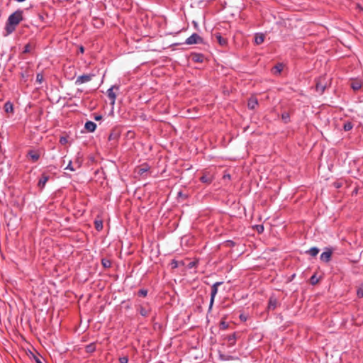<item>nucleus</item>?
<instances>
[{
  "label": "nucleus",
  "mask_w": 363,
  "mask_h": 363,
  "mask_svg": "<svg viewBox=\"0 0 363 363\" xmlns=\"http://www.w3.org/2000/svg\"><path fill=\"white\" fill-rule=\"evenodd\" d=\"M65 169H69V170L72 171V172L74 171V167H72V161H69V164L65 167Z\"/></svg>",
  "instance_id": "58836bf2"
},
{
  "label": "nucleus",
  "mask_w": 363,
  "mask_h": 363,
  "mask_svg": "<svg viewBox=\"0 0 363 363\" xmlns=\"http://www.w3.org/2000/svg\"><path fill=\"white\" fill-rule=\"evenodd\" d=\"M23 11L21 9H18L9 16L5 25L6 35L11 34L16 30V26L23 19Z\"/></svg>",
  "instance_id": "f257e3e1"
},
{
  "label": "nucleus",
  "mask_w": 363,
  "mask_h": 363,
  "mask_svg": "<svg viewBox=\"0 0 363 363\" xmlns=\"http://www.w3.org/2000/svg\"><path fill=\"white\" fill-rule=\"evenodd\" d=\"M169 264L172 269H176L179 267V262L177 261L176 259H172Z\"/></svg>",
  "instance_id": "c756f323"
},
{
  "label": "nucleus",
  "mask_w": 363,
  "mask_h": 363,
  "mask_svg": "<svg viewBox=\"0 0 363 363\" xmlns=\"http://www.w3.org/2000/svg\"><path fill=\"white\" fill-rule=\"evenodd\" d=\"M279 305V302L275 296H271L269 299L267 310L274 311Z\"/></svg>",
  "instance_id": "9d476101"
},
{
  "label": "nucleus",
  "mask_w": 363,
  "mask_h": 363,
  "mask_svg": "<svg viewBox=\"0 0 363 363\" xmlns=\"http://www.w3.org/2000/svg\"><path fill=\"white\" fill-rule=\"evenodd\" d=\"M85 351L87 353H93L96 351V344L94 342H91L85 347Z\"/></svg>",
  "instance_id": "f3484780"
},
{
  "label": "nucleus",
  "mask_w": 363,
  "mask_h": 363,
  "mask_svg": "<svg viewBox=\"0 0 363 363\" xmlns=\"http://www.w3.org/2000/svg\"><path fill=\"white\" fill-rule=\"evenodd\" d=\"M67 142H68V140L66 137H64V136L60 137V144L65 145L66 143H67Z\"/></svg>",
  "instance_id": "f704fd0d"
},
{
  "label": "nucleus",
  "mask_w": 363,
  "mask_h": 363,
  "mask_svg": "<svg viewBox=\"0 0 363 363\" xmlns=\"http://www.w3.org/2000/svg\"><path fill=\"white\" fill-rule=\"evenodd\" d=\"M147 171H148V167H147V166H145V167L139 168L138 171V174L140 175H143L145 172H146Z\"/></svg>",
  "instance_id": "c85d7f7f"
},
{
  "label": "nucleus",
  "mask_w": 363,
  "mask_h": 363,
  "mask_svg": "<svg viewBox=\"0 0 363 363\" xmlns=\"http://www.w3.org/2000/svg\"><path fill=\"white\" fill-rule=\"evenodd\" d=\"M256 229L259 233H262L264 231V226L262 225H257Z\"/></svg>",
  "instance_id": "e433bc0d"
},
{
  "label": "nucleus",
  "mask_w": 363,
  "mask_h": 363,
  "mask_svg": "<svg viewBox=\"0 0 363 363\" xmlns=\"http://www.w3.org/2000/svg\"><path fill=\"white\" fill-rule=\"evenodd\" d=\"M118 360L120 363H128L129 358L128 356H123L121 357Z\"/></svg>",
  "instance_id": "72a5a7b5"
},
{
  "label": "nucleus",
  "mask_w": 363,
  "mask_h": 363,
  "mask_svg": "<svg viewBox=\"0 0 363 363\" xmlns=\"http://www.w3.org/2000/svg\"><path fill=\"white\" fill-rule=\"evenodd\" d=\"M222 284H223V282L218 281V282L214 283L211 286V300H210L209 308H208L209 311H211V309H212V307H213V305L214 303V300H215V297L218 293V287L219 286H220Z\"/></svg>",
  "instance_id": "f03ea898"
},
{
  "label": "nucleus",
  "mask_w": 363,
  "mask_h": 363,
  "mask_svg": "<svg viewBox=\"0 0 363 363\" xmlns=\"http://www.w3.org/2000/svg\"><path fill=\"white\" fill-rule=\"evenodd\" d=\"M94 118L96 121H100V120L102 119V116H101V115H96Z\"/></svg>",
  "instance_id": "ea45409f"
},
{
  "label": "nucleus",
  "mask_w": 363,
  "mask_h": 363,
  "mask_svg": "<svg viewBox=\"0 0 363 363\" xmlns=\"http://www.w3.org/2000/svg\"><path fill=\"white\" fill-rule=\"evenodd\" d=\"M84 128L88 132L93 133L96 128V124L92 121H89L86 122Z\"/></svg>",
  "instance_id": "f8f14e48"
},
{
  "label": "nucleus",
  "mask_w": 363,
  "mask_h": 363,
  "mask_svg": "<svg viewBox=\"0 0 363 363\" xmlns=\"http://www.w3.org/2000/svg\"><path fill=\"white\" fill-rule=\"evenodd\" d=\"M220 328L222 329H226L228 327V324L225 323V321H221L220 324Z\"/></svg>",
  "instance_id": "4c0bfd02"
},
{
  "label": "nucleus",
  "mask_w": 363,
  "mask_h": 363,
  "mask_svg": "<svg viewBox=\"0 0 363 363\" xmlns=\"http://www.w3.org/2000/svg\"><path fill=\"white\" fill-rule=\"evenodd\" d=\"M289 118H290V116H289V113H287V112H284V113H282L281 115V118L282 120L285 122V123H288L289 121Z\"/></svg>",
  "instance_id": "cd10ccee"
},
{
  "label": "nucleus",
  "mask_w": 363,
  "mask_h": 363,
  "mask_svg": "<svg viewBox=\"0 0 363 363\" xmlns=\"http://www.w3.org/2000/svg\"><path fill=\"white\" fill-rule=\"evenodd\" d=\"M333 254V250L330 248H327L320 256V259L322 262L328 263L330 261Z\"/></svg>",
  "instance_id": "6e6552de"
},
{
  "label": "nucleus",
  "mask_w": 363,
  "mask_h": 363,
  "mask_svg": "<svg viewBox=\"0 0 363 363\" xmlns=\"http://www.w3.org/2000/svg\"><path fill=\"white\" fill-rule=\"evenodd\" d=\"M139 313L140 314L143 316L146 317L150 313V309L149 308H145L143 306H140L139 308Z\"/></svg>",
  "instance_id": "dca6fc26"
},
{
  "label": "nucleus",
  "mask_w": 363,
  "mask_h": 363,
  "mask_svg": "<svg viewBox=\"0 0 363 363\" xmlns=\"http://www.w3.org/2000/svg\"><path fill=\"white\" fill-rule=\"evenodd\" d=\"M257 104H258L257 99L256 98H255V97H251L248 100L247 107L250 109H255V107L257 106Z\"/></svg>",
  "instance_id": "4468645a"
},
{
  "label": "nucleus",
  "mask_w": 363,
  "mask_h": 363,
  "mask_svg": "<svg viewBox=\"0 0 363 363\" xmlns=\"http://www.w3.org/2000/svg\"><path fill=\"white\" fill-rule=\"evenodd\" d=\"M44 80V77L43 73H38L36 75V82L38 84H41Z\"/></svg>",
  "instance_id": "bb28decb"
},
{
  "label": "nucleus",
  "mask_w": 363,
  "mask_h": 363,
  "mask_svg": "<svg viewBox=\"0 0 363 363\" xmlns=\"http://www.w3.org/2000/svg\"><path fill=\"white\" fill-rule=\"evenodd\" d=\"M50 176L46 173H43L38 182V186L40 189H43L47 182L49 180Z\"/></svg>",
  "instance_id": "1a4fd4ad"
},
{
  "label": "nucleus",
  "mask_w": 363,
  "mask_h": 363,
  "mask_svg": "<svg viewBox=\"0 0 363 363\" xmlns=\"http://www.w3.org/2000/svg\"><path fill=\"white\" fill-rule=\"evenodd\" d=\"M214 179L213 175L209 172H205L203 173V175L200 177V181L202 183L209 184Z\"/></svg>",
  "instance_id": "0eeeda50"
},
{
  "label": "nucleus",
  "mask_w": 363,
  "mask_h": 363,
  "mask_svg": "<svg viewBox=\"0 0 363 363\" xmlns=\"http://www.w3.org/2000/svg\"><path fill=\"white\" fill-rule=\"evenodd\" d=\"M80 51H81V52H84V48H83V47H81V48H80Z\"/></svg>",
  "instance_id": "37998d69"
},
{
  "label": "nucleus",
  "mask_w": 363,
  "mask_h": 363,
  "mask_svg": "<svg viewBox=\"0 0 363 363\" xmlns=\"http://www.w3.org/2000/svg\"><path fill=\"white\" fill-rule=\"evenodd\" d=\"M325 86L323 84L320 82H318L316 83V91L323 94L325 91Z\"/></svg>",
  "instance_id": "aec40b11"
},
{
  "label": "nucleus",
  "mask_w": 363,
  "mask_h": 363,
  "mask_svg": "<svg viewBox=\"0 0 363 363\" xmlns=\"http://www.w3.org/2000/svg\"><path fill=\"white\" fill-rule=\"evenodd\" d=\"M362 82L361 80L354 79L350 83V86L354 91L359 90L362 86Z\"/></svg>",
  "instance_id": "9b49d317"
},
{
  "label": "nucleus",
  "mask_w": 363,
  "mask_h": 363,
  "mask_svg": "<svg viewBox=\"0 0 363 363\" xmlns=\"http://www.w3.org/2000/svg\"><path fill=\"white\" fill-rule=\"evenodd\" d=\"M203 56L202 55H196L193 57L195 62H202Z\"/></svg>",
  "instance_id": "2f4dec72"
},
{
  "label": "nucleus",
  "mask_w": 363,
  "mask_h": 363,
  "mask_svg": "<svg viewBox=\"0 0 363 363\" xmlns=\"http://www.w3.org/2000/svg\"><path fill=\"white\" fill-rule=\"evenodd\" d=\"M240 320H242L243 321H245L247 320V318L243 314H241L240 315Z\"/></svg>",
  "instance_id": "a19ab883"
},
{
  "label": "nucleus",
  "mask_w": 363,
  "mask_h": 363,
  "mask_svg": "<svg viewBox=\"0 0 363 363\" xmlns=\"http://www.w3.org/2000/svg\"><path fill=\"white\" fill-rule=\"evenodd\" d=\"M114 89L116 90H118L119 86L113 85L107 90V95H108V97L109 98V99L111 100V104L112 106H113L115 104L116 99V95L113 92Z\"/></svg>",
  "instance_id": "39448f33"
},
{
  "label": "nucleus",
  "mask_w": 363,
  "mask_h": 363,
  "mask_svg": "<svg viewBox=\"0 0 363 363\" xmlns=\"http://www.w3.org/2000/svg\"><path fill=\"white\" fill-rule=\"evenodd\" d=\"M357 296L359 298H363V286L357 289Z\"/></svg>",
  "instance_id": "7c9ffc66"
},
{
  "label": "nucleus",
  "mask_w": 363,
  "mask_h": 363,
  "mask_svg": "<svg viewBox=\"0 0 363 363\" xmlns=\"http://www.w3.org/2000/svg\"><path fill=\"white\" fill-rule=\"evenodd\" d=\"M94 77L95 74L92 73L79 76L75 81V85H81L82 84L87 83L90 82Z\"/></svg>",
  "instance_id": "20e7f679"
},
{
  "label": "nucleus",
  "mask_w": 363,
  "mask_h": 363,
  "mask_svg": "<svg viewBox=\"0 0 363 363\" xmlns=\"http://www.w3.org/2000/svg\"><path fill=\"white\" fill-rule=\"evenodd\" d=\"M319 252V249L316 247H313L311 249H309L306 253L309 254L312 257H315Z\"/></svg>",
  "instance_id": "6ab92c4d"
},
{
  "label": "nucleus",
  "mask_w": 363,
  "mask_h": 363,
  "mask_svg": "<svg viewBox=\"0 0 363 363\" xmlns=\"http://www.w3.org/2000/svg\"><path fill=\"white\" fill-rule=\"evenodd\" d=\"M94 225H95V228L98 230V231H100L103 229V222L102 220H95L94 222Z\"/></svg>",
  "instance_id": "b1692460"
},
{
  "label": "nucleus",
  "mask_w": 363,
  "mask_h": 363,
  "mask_svg": "<svg viewBox=\"0 0 363 363\" xmlns=\"http://www.w3.org/2000/svg\"><path fill=\"white\" fill-rule=\"evenodd\" d=\"M353 128V124L350 121H347L344 123L343 129L345 131H349Z\"/></svg>",
  "instance_id": "5701e85b"
},
{
  "label": "nucleus",
  "mask_w": 363,
  "mask_h": 363,
  "mask_svg": "<svg viewBox=\"0 0 363 363\" xmlns=\"http://www.w3.org/2000/svg\"><path fill=\"white\" fill-rule=\"evenodd\" d=\"M147 294V291L146 289H142L138 291V296H146Z\"/></svg>",
  "instance_id": "473e14b6"
},
{
  "label": "nucleus",
  "mask_w": 363,
  "mask_h": 363,
  "mask_svg": "<svg viewBox=\"0 0 363 363\" xmlns=\"http://www.w3.org/2000/svg\"><path fill=\"white\" fill-rule=\"evenodd\" d=\"M26 156L30 158L33 162H36L40 159V152L39 150H30Z\"/></svg>",
  "instance_id": "423d86ee"
},
{
  "label": "nucleus",
  "mask_w": 363,
  "mask_h": 363,
  "mask_svg": "<svg viewBox=\"0 0 363 363\" xmlns=\"http://www.w3.org/2000/svg\"><path fill=\"white\" fill-rule=\"evenodd\" d=\"M101 264L104 268H110L111 267V262L107 259H102Z\"/></svg>",
  "instance_id": "393cba45"
},
{
  "label": "nucleus",
  "mask_w": 363,
  "mask_h": 363,
  "mask_svg": "<svg viewBox=\"0 0 363 363\" xmlns=\"http://www.w3.org/2000/svg\"><path fill=\"white\" fill-rule=\"evenodd\" d=\"M36 362H37V363H43V362H42L39 359H36Z\"/></svg>",
  "instance_id": "79ce46f5"
},
{
  "label": "nucleus",
  "mask_w": 363,
  "mask_h": 363,
  "mask_svg": "<svg viewBox=\"0 0 363 363\" xmlns=\"http://www.w3.org/2000/svg\"><path fill=\"white\" fill-rule=\"evenodd\" d=\"M215 37L218 41V43L221 45V46H225L227 45L228 44V41L226 40V38H224L221 36L220 33H217L215 34Z\"/></svg>",
  "instance_id": "ddd939ff"
},
{
  "label": "nucleus",
  "mask_w": 363,
  "mask_h": 363,
  "mask_svg": "<svg viewBox=\"0 0 363 363\" xmlns=\"http://www.w3.org/2000/svg\"><path fill=\"white\" fill-rule=\"evenodd\" d=\"M264 40V36L262 34H260L259 35H256L255 38V42L257 45L262 44Z\"/></svg>",
  "instance_id": "412c9836"
},
{
  "label": "nucleus",
  "mask_w": 363,
  "mask_h": 363,
  "mask_svg": "<svg viewBox=\"0 0 363 363\" xmlns=\"http://www.w3.org/2000/svg\"><path fill=\"white\" fill-rule=\"evenodd\" d=\"M34 48V46L30 44V43H28L26 44L25 46H24V48H23V53H28V52H30Z\"/></svg>",
  "instance_id": "4be33fe9"
},
{
  "label": "nucleus",
  "mask_w": 363,
  "mask_h": 363,
  "mask_svg": "<svg viewBox=\"0 0 363 363\" xmlns=\"http://www.w3.org/2000/svg\"><path fill=\"white\" fill-rule=\"evenodd\" d=\"M75 75H76V74H74V76H72V77H69V79H74V77H75Z\"/></svg>",
  "instance_id": "c03bdc74"
},
{
  "label": "nucleus",
  "mask_w": 363,
  "mask_h": 363,
  "mask_svg": "<svg viewBox=\"0 0 363 363\" xmlns=\"http://www.w3.org/2000/svg\"><path fill=\"white\" fill-rule=\"evenodd\" d=\"M4 111L7 113H13V105L11 101H6L4 106Z\"/></svg>",
  "instance_id": "2eb2a0df"
},
{
  "label": "nucleus",
  "mask_w": 363,
  "mask_h": 363,
  "mask_svg": "<svg viewBox=\"0 0 363 363\" xmlns=\"http://www.w3.org/2000/svg\"><path fill=\"white\" fill-rule=\"evenodd\" d=\"M274 70L275 74H279L283 70V65L278 64L274 67Z\"/></svg>",
  "instance_id": "a878e982"
},
{
  "label": "nucleus",
  "mask_w": 363,
  "mask_h": 363,
  "mask_svg": "<svg viewBox=\"0 0 363 363\" xmlns=\"http://www.w3.org/2000/svg\"><path fill=\"white\" fill-rule=\"evenodd\" d=\"M199 43H203V40L199 35H198L196 33H193L185 40V44L186 45H193Z\"/></svg>",
  "instance_id": "7ed1b4c3"
},
{
  "label": "nucleus",
  "mask_w": 363,
  "mask_h": 363,
  "mask_svg": "<svg viewBox=\"0 0 363 363\" xmlns=\"http://www.w3.org/2000/svg\"><path fill=\"white\" fill-rule=\"evenodd\" d=\"M119 133L116 130H113L111 133L109 134L108 140H117L119 138Z\"/></svg>",
  "instance_id": "a211bd4d"
},
{
  "label": "nucleus",
  "mask_w": 363,
  "mask_h": 363,
  "mask_svg": "<svg viewBox=\"0 0 363 363\" xmlns=\"http://www.w3.org/2000/svg\"><path fill=\"white\" fill-rule=\"evenodd\" d=\"M318 281V279H317V277H315V275H313L311 277V283L312 284H317Z\"/></svg>",
  "instance_id": "c9c22d12"
}]
</instances>
